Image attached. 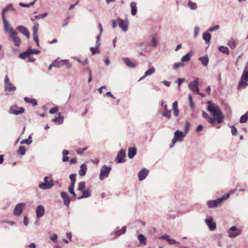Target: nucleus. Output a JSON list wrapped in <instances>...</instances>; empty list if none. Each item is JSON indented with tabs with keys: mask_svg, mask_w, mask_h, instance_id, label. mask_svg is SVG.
<instances>
[{
	"mask_svg": "<svg viewBox=\"0 0 248 248\" xmlns=\"http://www.w3.org/2000/svg\"><path fill=\"white\" fill-rule=\"evenodd\" d=\"M90 50H91L92 53L93 55H94L96 53H99L100 52V51L98 50H95V48L93 47H91L90 48Z\"/></svg>",
	"mask_w": 248,
	"mask_h": 248,
	"instance_id": "obj_61",
	"label": "nucleus"
},
{
	"mask_svg": "<svg viewBox=\"0 0 248 248\" xmlns=\"http://www.w3.org/2000/svg\"><path fill=\"white\" fill-rule=\"evenodd\" d=\"M138 239L140 241V245H146V238L142 234H140L138 236Z\"/></svg>",
	"mask_w": 248,
	"mask_h": 248,
	"instance_id": "obj_27",
	"label": "nucleus"
},
{
	"mask_svg": "<svg viewBox=\"0 0 248 248\" xmlns=\"http://www.w3.org/2000/svg\"><path fill=\"white\" fill-rule=\"evenodd\" d=\"M126 154L125 151L124 149H121L117 155V156L115 159V161H117V163H124L125 162V159Z\"/></svg>",
	"mask_w": 248,
	"mask_h": 248,
	"instance_id": "obj_7",
	"label": "nucleus"
},
{
	"mask_svg": "<svg viewBox=\"0 0 248 248\" xmlns=\"http://www.w3.org/2000/svg\"><path fill=\"white\" fill-rule=\"evenodd\" d=\"M58 109L57 107H54L49 110V113L54 114L58 111Z\"/></svg>",
	"mask_w": 248,
	"mask_h": 248,
	"instance_id": "obj_64",
	"label": "nucleus"
},
{
	"mask_svg": "<svg viewBox=\"0 0 248 248\" xmlns=\"http://www.w3.org/2000/svg\"><path fill=\"white\" fill-rule=\"evenodd\" d=\"M230 197L229 194H226L222 197L218 198L216 200L209 201L207 204L209 208H214L222 204L223 202L228 199Z\"/></svg>",
	"mask_w": 248,
	"mask_h": 248,
	"instance_id": "obj_3",
	"label": "nucleus"
},
{
	"mask_svg": "<svg viewBox=\"0 0 248 248\" xmlns=\"http://www.w3.org/2000/svg\"><path fill=\"white\" fill-rule=\"evenodd\" d=\"M53 64L54 65V67H60L62 65L63 62H62V60L58 61V60H56L54 62H53Z\"/></svg>",
	"mask_w": 248,
	"mask_h": 248,
	"instance_id": "obj_44",
	"label": "nucleus"
},
{
	"mask_svg": "<svg viewBox=\"0 0 248 248\" xmlns=\"http://www.w3.org/2000/svg\"><path fill=\"white\" fill-rule=\"evenodd\" d=\"M162 115L163 116L168 119H170L171 117V110L168 109L167 105H165L164 106Z\"/></svg>",
	"mask_w": 248,
	"mask_h": 248,
	"instance_id": "obj_22",
	"label": "nucleus"
},
{
	"mask_svg": "<svg viewBox=\"0 0 248 248\" xmlns=\"http://www.w3.org/2000/svg\"><path fill=\"white\" fill-rule=\"evenodd\" d=\"M5 91L9 92H14L16 90V87L10 81L7 76H5L4 79Z\"/></svg>",
	"mask_w": 248,
	"mask_h": 248,
	"instance_id": "obj_6",
	"label": "nucleus"
},
{
	"mask_svg": "<svg viewBox=\"0 0 248 248\" xmlns=\"http://www.w3.org/2000/svg\"><path fill=\"white\" fill-rule=\"evenodd\" d=\"M111 169L112 168L111 166L103 165L100 170L99 179L102 181L105 178H108L109 176V174Z\"/></svg>",
	"mask_w": 248,
	"mask_h": 248,
	"instance_id": "obj_5",
	"label": "nucleus"
},
{
	"mask_svg": "<svg viewBox=\"0 0 248 248\" xmlns=\"http://www.w3.org/2000/svg\"><path fill=\"white\" fill-rule=\"evenodd\" d=\"M202 38L206 43H209L211 40V35L208 31L205 32L202 34Z\"/></svg>",
	"mask_w": 248,
	"mask_h": 248,
	"instance_id": "obj_28",
	"label": "nucleus"
},
{
	"mask_svg": "<svg viewBox=\"0 0 248 248\" xmlns=\"http://www.w3.org/2000/svg\"><path fill=\"white\" fill-rule=\"evenodd\" d=\"M60 194L63 200L64 204L67 207H68L69 206V203L70 202V199L69 197V195L67 193L64 192H61Z\"/></svg>",
	"mask_w": 248,
	"mask_h": 248,
	"instance_id": "obj_18",
	"label": "nucleus"
},
{
	"mask_svg": "<svg viewBox=\"0 0 248 248\" xmlns=\"http://www.w3.org/2000/svg\"><path fill=\"white\" fill-rule=\"evenodd\" d=\"M207 104L208 105L207 110L212 113L213 117L209 116L204 111L202 112V117L211 124H214L216 121L218 124L221 123L224 120V115L219 106L213 103L211 101H208Z\"/></svg>",
	"mask_w": 248,
	"mask_h": 248,
	"instance_id": "obj_1",
	"label": "nucleus"
},
{
	"mask_svg": "<svg viewBox=\"0 0 248 248\" xmlns=\"http://www.w3.org/2000/svg\"><path fill=\"white\" fill-rule=\"evenodd\" d=\"M200 32V28L198 26H195L194 27V37H197Z\"/></svg>",
	"mask_w": 248,
	"mask_h": 248,
	"instance_id": "obj_50",
	"label": "nucleus"
},
{
	"mask_svg": "<svg viewBox=\"0 0 248 248\" xmlns=\"http://www.w3.org/2000/svg\"><path fill=\"white\" fill-rule=\"evenodd\" d=\"M4 24V29L6 32L8 33V35L11 34L14 32L16 31L10 25L8 21L3 22Z\"/></svg>",
	"mask_w": 248,
	"mask_h": 248,
	"instance_id": "obj_15",
	"label": "nucleus"
},
{
	"mask_svg": "<svg viewBox=\"0 0 248 248\" xmlns=\"http://www.w3.org/2000/svg\"><path fill=\"white\" fill-rule=\"evenodd\" d=\"M123 60L126 65L129 67L135 68L137 65V64L132 62L128 58H124Z\"/></svg>",
	"mask_w": 248,
	"mask_h": 248,
	"instance_id": "obj_24",
	"label": "nucleus"
},
{
	"mask_svg": "<svg viewBox=\"0 0 248 248\" xmlns=\"http://www.w3.org/2000/svg\"><path fill=\"white\" fill-rule=\"evenodd\" d=\"M188 99H189V106H190V108H191V109H193L194 108V104L192 101V96L191 95H189L188 96Z\"/></svg>",
	"mask_w": 248,
	"mask_h": 248,
	"instance_id": "obj_51",
	"label": "nucleus"
},
{
	"mask_svg": "<svg viewBox=\"0 0 248 248\" xmlns=\"http://www.w3.org/2000/svg\"><path fill=\"white\" fill-rule=\"evenodd\" d=\"M16 29L18 30V31L23 34H24L25 36H26L28 38H29L30 36V33L27 28L23 26H18L16 27Z\"/></svg>",
	"mask_w": 248,
	"mask_h": 248,
	"instance_id": "obj_16",
	"label": "nucleus"
},
{
	"mask_svg": "<svg viewBox=\"0 0 248 248\" xmlns=\"http://www.w3.org/2000/svg\"><path fill=\"white\" fill-rule=\"evenodd\" d=\"M87 170V167L85 164H82L80 167V169L78 171L79 175L80 176H83L85 175Z\"/></svg>",
	"mask_w": 248,
	"mask_h": 248,
	"instance_id": "obj_21",
	"label": "nucleus"
},
{
	"mask_svg": "<svg viewBox=\"0 0 248 248\" xmlns=\"http://www.w3.org/2000/svg\"><path fill=\"white\" fill-rule=\"evenodd\" d=\"M205 221L207 225H208L209 229L211 231H214L216 228V224L215 222L213 221L212 219H209L208 218H206L205 219Z\"/></svg>",
	"mask_w": 248,
	"mask_h": 248,
	"instance_id": "obj_19",
	"label": "nucleus"
},
{
	"mask_svg": "<svg viewBox=\"0 0 248 248\" xmlns=\"http://www.w3.org/2000/svg\"><path fill=\"white\" fill-rule=\"evenodd\" d=\"M189 127L190 123L188 122H186L185 124V130L184 132L185 134H186L189 131Z\"/></svg>",
	"mask_w": 248,
	"mask_h": 248,
	"instance_id": "obj_54",
	"label": "nucleus"
},
{
	"mask_svg": "<svg viewBox=\"0 0 248 248\" xmlns=\"http://www.w3.org/2000/svg\"><path fill=\"white\" fill-rule=\"evenodd\" d=\"M137 150L135 148H129L128 151V156L130 159H132L136 155Z\"/></svg>",
	"mask_w": 248,
	"mask_h": 248,
	"instance_id": "obj_25",
	"label": "nucleus"
},
{
	"mask_svg": "<svg viewBox=\"0 0 248 248\" xmlns=\"http://www.w3.org/2000/svg\"><path fill=\"white\" fill-rule=\"evenodd\" d=\"M28 51H29V54H39L40 52V51L38 50V49H32L31 47H29L27 49Z\"/></svg>",
	"mask_w": 248,
	"mask_h": 248,
	"instance_id": "obj_42",
	"label": "nucleus"
},
{
	"mask_svg": "<svg viewBox=\"0 0 248 248\" xmlns=\"http://www.w3.org/2000/svg\"><path fill=\"white\" fill-rule=\"evenodd\" d=\"M85 182L83 181L80 182L78 185V190L80 191H82L85 190Z\"/></svg>",
	"mask_w": 248,
	"mask_h": 248,
	"instance_id": "obj_40",
	"label": "nucleus"
},
{
	"mask_svg": "<svg viewBox=\"0 0 248 248\" xmlns=\"http://www.w3.org/2000/svg\"><path fill=\"white\" fill-rule=\"evenodd\" d=\"M219 28V26L218 25H216L212 28H209L207 31L208 32H212L215 31L217 30Z\"/></svg>",
	"mask_w": 248,
	"mask_h": 248,
	"instance_id": "obj_52",
	"label": "nucleus"
},
{
	"mask_svg": "<svg viewBox=\"0 0 248 248\" xmlns=\"http://www.w3.org/2000/svg\"><path fill=\"white\" fill-rule=\"evenodd\" d=\"M77 61H78L79 63H80L82 65H86L89 63V61L87 58H86L84 61H81L79 59H77Z\"/></svg>",
	"mask_w": 248,
	"mask_h": 248,
	"instance_id": "obj_57",
	"label": "nucleus"
},
{
	"mask_svg": "<svg viewBox=\"0 0 248 248\" xmlns=\"http://www.w3.org/2000/svg\"><path fill=\"white\" fill-rule=\"evenodd\" d=\"M184 65V63L183 62H176L173 65V68L174 69H177L178 68H179L181 66H182Z\"/></svg>",
	"mask_w": 248,
	"mask_h": 248,
	"instance_id": "obj_53",
	"label": "nucleus"
},
{
	"mask_svg": "<svg viewBox=\"0 0 248 248\" xmlns=\"http://www.w3.org/2000/svg\"><path fill=\"white\" fill-rule=\"evenodd\" d=\"M32 140H29V139H25L23 140L22 141H20V144H27V145H30L31 143Z\"/></svg>",
	"mask_w": 248,
	"mask_h": 248,
	"instance_id": "obj_48",
	"label": "nucleus"
},
{
	"mask_svg": "<svg viewBox=\"0 0 248 248\" xmlns=\"http://www.w3.org/2000/svg\"><path fill=\"white\" fill-rule=\"evenodd\" d=\"M45 208L42 205H38L36 209V217L37 218H40L42 217L45 214Z\"/></svg>",
	"mask_w": 248,
	"mask_h": 248,
	"instance_id": "obj_17",
	"label": "nucleus"
},
{
	"mask_svg": "<svg viewBox=\"0 0 248 248\" xmlns=\"http://www.w3.org/2000/svg\"><path fill=\"white\" fill-rule=\"evenodd\" d=\"M151 45L153 47H155L157 45V42L155 37H153L151 40Z\"/></svg>",
	"mask_w": 248,
	"mask_h": 248,
	"instance_id": "obj_58",
	"label": "nucleus"
},
{
	"mask_svg": "<svg viewBox=\"0 0 248 248\" xmlns=\"http://www.w3.org/2000/svg\"><path fill=\"white\" fill-rule=\"evenodd\" d=\"M82 192L86 198H89L91 196V192L90 189H85Z\"/></svg>",
	"mask_w": 248,
	"mask_h": 248,
	"instance_id": "obj_45",
	"label": "nucleus"
},
{
	"mask_svg": "<svg viewBox=\"0 0 248 248\" xmlns=\"http://www.w3.org/2000/svg\"><path fill=\"white\" fill-rule=\"evenodd\" d=\"M51 240L55 243H57L58 242L57 239V235L56 234H54L50 236Z\"/></svg>",
	"mask_w": 248,
	"mask_h": 248,
	"instance_id": "obj_59",
	"label": "nucleus"
},
{
	"mask_svg": "<svg viewBox=\"0 0 248 248\" xmlns=\"http://www.w3.org/2000/svg\"><path fill=\"white\" fill-rule=\"evenodd\" d=\"M155 72V69L154 67H150L149 69H148L144 73L145 76H149Z\"/></svg>",
	"mask_w": 248,
	"mask_h": 248,
	"instance_id": "obj_37",
	"label": "nucleus"
},
{
	"mask_svg": "<svg viewBox=\"0 0 248 248\" xmlns=\"http://www.w3.org/2000/svg\"><path fill=\"white\" fill-rule=\"evenodd\" d=\"M231 132L232 135L235 136L237 134V130L236 127L232 125L231 126Z\"/></svg>",
	"mask_w": 248,
	"mask_h": 248,
	"instance_id": "obj_56",
	"label": "nucleus"
},
{
	"mask_svg": "<svg viewBox=\"0 0 248 248\" xmlns=\"http://www.w3.org/2000/svg\"><path fill=\"white\" fill-rule=\"evenodd\" d=\"M188 6L189 7V8L192 10L196 9L197 7L196 3L193 2L191 1H189L188 2Z\"/></svg>",
	"mask_w": 248,
	"mask_h": 248,
	"instance_id": "obj_46",
	"label": "nucleus"
},
{
	"mask_svg": "<svg viewBox=\"0 0 248 248\" xmlns=\"http://www.w3.org/2000/svg\"><path fill=\"white\" fill-rule=\"evenodd\" d=\"M64 118L62 116L61 113L58 114V117H56L52 120V121L55 123H57L59 124H61L63 123Z\"/></svg>",
	"mask_w": 248,
	"mask_h": 248,
	"instance_id": "obj_26",
	"label": "nucleus"
},
{
	"mask_svg": "<svg viewBox=\"0 0 248 248\" xmlns=\"http://www.w3.org/2000/svg\"><path fill=\"white\" fill-rule=\"evenodd\" d=\"M86 70L88 71V76H89V78H88V82H90L92 81V72H91V70H90V69L88 67L86 68Z\"/></svg>",
	"mask_w": 248,
	"mask_h": 248,
	"instance_id": "obj_55",
	"label": "nucleus"
},
{
	"mask_svg": "<svg viewBox=\"0 0 248 248\" xmlns=\"http://www.w3.org/2000/svg\"><path fill=\"white\" fill-rule=\"evenodd\" d=\"M149 170L146 168L142 169L138 174V178L140 181H142L145 179L148 175Z\"/></svg>",
	"mask_w": 248,
	"mask_h": 248,
	"instance_id": "obj_14",
	"label": "nucleus"
},
{
	"mask_svg": "<svg viewBox=\"0 0 248 248\" xmlns=\"http://www.w3.org/2000/svg\"><path fill=\"white\" fill-rule=\"evenodd\" d=\"M117 21L119 22V26L122 31L124 32L128 30V22L120 18H118Z\"/></svg>",
	"mask_w": 248,
	"mask_h": 248,
	"instance_id": "obj_13",
	"label": "nucleus"
},
{
	"mask_svg": "<svg viewBox=\"0 0 248 248\" xmlns=\"http://www.w3.org/2000/svg\"><path fill=\"white\" fill-rule=\"evenodd\" d=\"M39 24L38 23L35 24L32 27V31H33V37L38 36V29Z\"/></svg>",
	"mask_w": 248,
	"mask_h": 248,
	"instance_id": "obj_32",
	"label": "nucleus"
},
{
	"mask_svg": "<svg viewBox=\"0 0 248 248\" xmlns=\"http://www.w3.org/2000/svg\"><path fill=\"white\" fill-rule=\"evenodd\" d=\"M219 50L223 53L229 54V50L227 47L224 46H220L218 48Z\"/></svg>",
	"mask_w": 248,
	"mask_h": 248,
	"instance_id": "obj_38",
	"label": "nucleus"
},
{
	"mask_svg": "<svg viewBox=\"0 0 248 248\" xmlns=\"http://www.w3.org/2000/svg\"><path fill=\"white\" fill-rule=\"evenodd\" d=\"M248 62L245 64L243 73L238 83V89L246 88L248 86Z\"/></svg>",
	"mask_w": 248,
	"mask_h": 248,
	"instance_id": "obj_2",
	"label": "nucleus"
},
{
	"mask_svg": "<svg viewBox=\"0 0 248 248\" xmlns=\"http://www.w3.org/2000/svg\"><path fill=\"white\" fill-rule=\"evenodd\" d=\"M54 186L53 180L50 179L49 183L43 182L39 185V188L41 189L46 190L51 188Z\"/></svg>",
	"mask_w": 248,
	"mask_h": 248,
	"instance_id": "obj_11",
	"label": "nucleus"
},
{
	"mask_svg": "<svg viewBox=\"0 0 248 248\" xmlns=\"http://www.w3.org/2000/svg\"><path fill=\"white\" fill-rule=\"evenodd\" d=\"M9 37L11 41L13 42L15 46H19L21 44V40L17 36V32L16 31L14 32L11 34H9Z\"/></svg>",
	"mask_w": 248,
	"mask_h": 248,
	"instance_id": "obj_10",
	"label": "nucleus"
},
{
	"mask_svg": "<svg viewBox=\"0 0 248 248\" xmlns=\"http://www.w3.org/2000/svg\"><path fill=\"white\" fill-rule=\"evenodd\" d=\"M69 178L71 180V184H75L76 180V174H72L70 175Z\"/></svg>",
	"mask_w": 248,
	"mask_h": 248,
	"instance_id": "obj_47",
	"label": "nucleus"
},
{
	"mask_svg": "<svg viewBox=\"0 0 248 248\" xmlns=\"http://www.w3.org/2000/svg\"><path fill=\"white\" fill-rule=\"evenodd\" d=\"M185 136V134L182 131L179 130H176L174 132V138L171 141V143L170 148H172L174 146L176 142H182L183 141Z\"/></svg>",
	"mask_w": 248,
	"mask_h": 248,
	"instance_id": "obj_4",
	"label": "nucleus"
},
{
	"mask_svg": "<svg viewBox=\"0 0 248 248\" xmlns=\"http://www.w3.org/2000/svg\"><path fill=\"white\" fill-rule=\"evenodd\" d=\"M241 233V231L237 229L236 226L231 227L229 231V236L231 238H234L237 236Z\"/></svg>",
	"mask_w": 248,
	"mask_h": 248,
	"instance_id": "obj_9",
	"label": "nucleus"
},
{
	"mask_svg": "<svg viewBox=\"0 0 248 248\" xmlns=\"http://www.w3.org/2000/svg\"><path fill=\"white\" fill-rule=\"evenodd\" d=\"M6 12H7L6 9H4L3 10V11L2 12L1 16H2V19L3 22L7 21L5 17V14Z\"/></svg>",
	"mask_w": 248,
	"mask_h": 248,
	"instance_id": "obj_62",
	"label": "nucleus"
},
{
	"mask_svg": "<svg viewBox=\"0 0 248 248\" xmlns=\"http://www.w3.org/2000/svg\"><path fill=\"white\" fill-rule=\"evenodd\" d=\"M29 53L30 52H29V51L27 49L25 51L19 54V58L22 59H25V58H26L30 55V54H29Z\"/></svg>",
	"mask_w": 248,
	"mask_h": 248,
	"instance_id": "obj_36",
	"label": "nucleus"
},
{
	"mask_svg": "<svg viewBox=\"0 0 248 248\" xmlns=\"http://www.w3.org/2000/svg\"><path fill=\"white\" fill-rule=\"evenodd\" d=\"M74 186H75V185L70 184V185L68 187V191L71 194L73 195V196L74 197H75L76 196V194L74 191Z\"/></svg>",
	"mask_w": 248,
	"mask_h": 248,
	"instance_id": "obj_43",
	"label": "nucleus"
},
{
	"mask_svg": "<svg viewBox=\"0 0 248 248\" xmlns=\"http://www.w3.org/2000/svg\"><path fill=\"white\" fill-rule=\"evenodd\" d=\"M130 6L131 10V15L133 16H135L137 14V3L134 1L131 2L130 4Z\"/></svg>",
	"mask_w": 248,
	"mask_h": 248,
	"instance_id": "obj_23",
	"label": "nucleus"
},
{
	"mask_svg": "<svg viewBox=\"0 0 248 248\" xmlns=\"http://www.w3.org/2000/svg\"><path fill=\"white\" fill-rule=\"evenodd\" d=\"M168 242L170 245L179 244V242L176 241L175 240L171 239V238H170L169 239H168Z\"/></svg>",
	"mask_w": 248,
	"mask_h": 248,
	"instance_id": "obj_60",
	"label": "nucleus"
},
{
	"mask_svg": "<svg viewBox=\"0 0 248 248\" xmlns=\"http://www.w3.org/2000/svg\"><path fill=\"white\" fill-rule=\"evenodd\" d=\"M26 152V148L25 146H20L18 150L17 151V153L20 154L21 155H25Z\"/></svg>",
	"mask_w": 248,
	"mask_h": 248,
	"instance_id": "obj_35",
	"label": "nucleus"
},
{
	"mask_svg": "<svg viewBox=\"0 0 248 248\" xmlns=\"http://www.w3.org/2000/svg\"><path fill=\"white\" fill-rule=\"evenodd\" d=\"M87 148H80L77 150V152L79 155H81L83 154V152L87 150Z\"/></svg>",
	"mask_w": 248,
	"mask_h": 248,
	"instance_id": "obj_63",
	"label": "nucleus"
},
{
	"mask_svg": "<svg viewBox=\"0 0 248 248\" xmlns=\"http://www.w3.org/2000/svg\"><path fill=\"white\" fill-rule=\"evenodd\" d=\"M248 119V114H247L246 113L243 115L241 117L240 119V122L241 123H246Z\"/></svg>",
	"mask_w": 248,
	"mask_h": 248,
	"instance_id": "obj_41",
	"label": "nucleus"
},
{
	"mask_svg": "<svg viewBox=\"0 0 248 248\" xmlns=\"http://www.w3.org/2000/svg\"><path fill=\"white\" fill-rule=\"evenodd\" d=\"M47 13H45L44 14H43L42 15H39L37 16H34V18H31V20L32 21H34L35 19H39L40 18H44L45 17H46L47 16Z\"/></svg>",
	"mask_w": 248,
	"mask_h": 248,
	"instance_id": "obj_39",
	"label": "nucleus"
},
{
	"mask_svg": "<svg viewBox=\"0 0 248 248\" xmlns=\"http://www.w3.org/2000/svg\"><path fill=\"white\" fill-rule=\"evenodd\" d=\"M63 64H65L68 69H70L72 66V64L67 60H63Z\"/></svg>",
	"mask_w": 248,
	"mask_h": 248,
	"instance_id": "obj_49",
	"label": "nucleus"
},
{
	"mask_svg": "<svg viewBox=\"0 0 248 248\" xmlns=\"http://www.w3.org/2000/svg\"><path fill=\"white\" fill-rule=\"evenodd\" d=\"M25 206V203L24 202L18 203L14 209V215L16 217L19 216L22 213Z\"/></svg>",
	"mask_w": 248,
	"mask_h": 248,
	"instance_id": "obj_8",
	"label": "nucleus"
},
{
	"mask_svg": "<svg viewBox=\"0 0 248 248\" xmlns=\"http://www.w3.org/2000/svg\"><path fill=\"white\" fill-rule=\"evenodd\" d=\"M24 109L23 108L20 107L17 108V109H14L12 107L10 108L9 112L15 115H18L23 113Z\"/></svg>",
	"mask_w": 248,
	"mask_h": 248,
	"instance_id": "obj_20",
	"label": "nucleus"
},
{
	"mask_svg": "<svg viewBox=\"0 0 248 248\" xmlns=\"http://www.w3.org/2000/svg\"><path fill=\"white\" fill-rule=\"evenodd\" d=\"M24 99L26 102L30 103L34 106L37 105V101L35 99H30L29 97H25Z\"/></svg>",
	"mask_w": 248,
	"mask_h": 248,
	"instance_id": "obj_31",
	"label": "nucleus"
},
{
	"mask_svg": "<svg viewBox=\"0 0 248 248\" xmlns=\"http://www.w3.org/2000/svg\"><path fill=\"white\" fill-rule=\"evenodd\" d=\"M191 53L190 52L187 53L186 55L183 56L181 58V61L183 62H186L190 60Z\"/></svg>",
	"mask_w": 248,
	"mask_h": 248,
	"instance_id": "obj_33",
	"label": "nucleus"
},
{
	"mask_svg": "<svg viewBox=\"0 0 248 248\" xmlns=\"http://www.w3.org/2000/svg\"><path fill=\"white\" fill-rule=\"evenodd\" d=\"M198 80L199 78H197L188 84V87L192 91L198 93L199 91V89L198 87L199 84Z\"/></svg>",
	"mask_w": 248,
	"mask_h": 248,
	"instance_id": "obj_12",
	"label": "nucleus"
},
{
	"mask_svg": "<svg viewBox=\"0 0 248 248\" xmlns=\"http://www.w3.org/2000/svg\"><path fill=\"white\" fill-rule=\"evenodd\" d=\"M199 60L202 62V63L203 66H206L208 65L209 62V59L207 56L200 57Z\"/></svg>",
	"mask_w": 248,
	"mask_h": 248,
	"instance_id": "obj_30",
	"label": "nucleus"
},
{
	"mask_svg": "<svg viewBox=\"0 0 248 248\" xmlns=\"http://www.w3.org/2000/svg\"><path fill=\"white\" fill-rule=\"evenodd\" d=\"M227 45L232 49H234L236 46V43L232 38L228 40Z\"/></svg>",
	"mask_w": 248,
	"mask_h": 248,
	"instance_id": "obj_29",
	"label": "nucleus"
},
{
	"mask_svg": "<svg viewBox=\"0 0 248 248\" xmlns=\"http://www.w3.org/2000/svg\"><path fill=\"white\" fill-rule=\"evenodd\" d=\"M126 229V227L125 226H124L120 230L116 231L115 233V236H118L121 234H124L125 232Z\"/></svg>",
	"mask_w": 248,
	"mask_h": 248,
	"instance_id": "obj_34",
	"label": "nucleus"
}]
</instances>
